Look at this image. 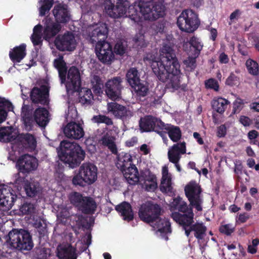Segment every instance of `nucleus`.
Returning <instances> with one entry per match:
<instances>
[{"mask_svg":"<svg viewBox=\"0 0 259 259\" xmlns=\"http://www.w3.org/2000/svg\"><path fill=\"white\" fill-rule=\"evenodd\" d=\"M128 6L127 0H109L105 6L108 15L112 18H118L126 15L135 22L141 21L140 14L145 20L154 21L165 15V8L160 2L152 0H140L134 5Z\"/></svg>","mask_w":259,"mask_h":259,"instance_id":"obj_1","label":"nucleus"},{"mask_svg":"<svg viewBox=\"0 0 259 259\" xmlns=\"http://www.w3.org/2000/svg\"><path fill=\"white\" fill-rule=\"evenodd\" d=\"M160 51L162 55L160 60L153 61L151 63L153 72L160 81L167 82L166 88L171 92L178 90L185 91L187 85L180 84V64L175 50L169 45L165 44Z\"/></svg>","mask_w":259,"mask_h":259,"instance_id":"obj_2","label":"nucleus"},{"mask_svg":"<svg viewBox=\"0 0 259 259\" xmlns=\"http://www.w3.org/2000/svg\"><path fill=\"white\" fill-rule=\"evenodd\" d=\"M108 29L105 23H102L93 30L90 34V42L95 45V51L98 59L103 63L110 64L114 59V54L123 55L125 48L122 42L117 41L112 50V45L105 40L107 37Z\"/></svg>","mask_w":259,"mask_h":259,"instance_id":"obj_3","label":"nucleus"},{"mask_svg":"<svg viewBox=\"0 0 259 259\" xmlns=\"http://www.w3.org/2000/svg\"><path fill=\"white\" fill-rule=\"evenodd\" d=\"M162 210L159 204L148 201L141 205L138 215L141 221L149 224L154 230H157L161 235L165 236L167 240L168 237L166 234L171 232L170 223L168 219L160 217Z\"/></svg>","mask_w":259,"mask_h":259,"instance_id":"obj_4","label":"nucleus"},{"mask_svg":"<svg viewBox=\"0 0 259 259\" xmlns=\"http://www.w3.org/2000/svg\"><path fill=\"white\" fill-rule=\"evenodd\" d=\"M58 155L61 161L70 168L78 166L85 156V151L77 143L62 141L60 144Z\"/></svg>","mask_w":259,"mask_h":259,"instance_id":"obj_5","label":"nucleus"},{"mask_svg":"<svg viewBox=\"0 0 259 259\" xmlns=\"http://www.w3.org/2000/svg\"><path fill=\"white\" fill-rule=\"evenodd\" d=\"M170 206L178 212L171 214V218L182 227L189 226L194 223V214L192 206H188L187 202L183 201L180 196L174 198Z\"/></svg>","mask_w":259,"mask_h":259,"instance_id":"obj_6","label":"nucleus"},{"mask_svg":"<svg viewBox=\"0 0 259 259\" xmlns=\"http://www.w3.org/2000/svg\"><path fill=\"white\" fill-rule=\"evenodd\" d=\"M7 242L18 250L30 251L34 246L32 235L28 230L13 229L8 234Z\"/></svg>","mask_w":259,"mask_h":259,"instance_id":"obj_7","label":"nucleus"},{"mask_svg":"<svg viewBox=\"0 0 259 259\" xmlns=\"http://www.w3.org/2000/svg\"><path fill=\"white\" fill-rule=\"evenodd\" d=\"M177 24L182 31L191 33L197 29L200 21L198 16L193 11L185 10L178 17Z\"/></svg>","mask_w":259,"mask_h":259,"instance_id":"obj_8","label":"nucleus"},{"mask_svg":"<svg viewBox=\"0 0 259 259\" xmlns=\"http://www.w3.org/2000/svg\"><path fill=\"white\" fill-rule=\"evenodd\" d=\"M185 194L188 198L190 205L198 211L202 210V204L203 202L201 195L202 189L195 181H192L186 185L184 188Z\"/></svg>","mask_w":259,"mask_h":259,"instance_id":"obj_9","label":"nucleus"},{"mask_svg":"<svg viewBox=\"0 0 259 259\" xmlns=\"http://www.w3.org/2000/svg\"><path fill=\"white\" fill-rule=\"evenodd\" d=\"M123 80L120 76H115L107 80L104 84V91L109 99L115 101L121 98Z\"/></svg>","mask_w":259,"mask_h":259,"instance_id":"obj_10","label":"nucleus"},{"mask_svg":"<svg viewBox=\"0 0 259 259\" xmlns=\"http://www.w3.org/2000/svg\"><path fill=\"white\" fill-rule=\"evenodd\" d=\"M63 83L65 84L68 93L78 92L81 90V79L80 73L78 68L72 66L67 70L66 80Z\"/></svg>","mask_w":259,"mask_h":259,"instance_id":"obj_11","label":"nucleus"},{"mask_svg":"<svg viewBox=\"0 0 259 259\" xmlns=\"http://www.w3.org/2000/svg\"><path fill=\"white\" fill-rule=\"evenodd\" d=\"M54 42L56 48L60 51H73L76 46L74 35L70 31L58 35Z\"/></svg>","mask_w":259,"mask_h":259,"instance_id":"obj_12","label":"nucleus"},{"mask_svg":"<svg viewBox=\"0 0 259 259\" xmlns=\"http://www.w3.org/2000/svg\"><path fill=\"white\" fill-rule=\"evenodd\" d=\"M17 196L15 191L10 186L3 184L0 185V209H10L13 206Z\"/></svg>","mask_w":259,"mask_h":259,"instance_id":"obj_13","label":"nucleus"},{"mask_svg":"<svg viewBox=\"0 0 259 259\" xmlns=\"http://www.w3.org/2000/svg\"><path fill=\"white\" fill-rule=\"evenodd\" d=\"M37 160L33 156L26 154L21 155L17 160L16 166L19 172L28 174L37 167Z\"/></svg>","mask_w":259,"mask_h":259,"instance_id":"obj_14","label":"nucleus"},{"mask_svg":"<svg viewBox=\"0 0 259 259\" xmlns=\"http://www.w3.org/2000/svg\"><path fill=\"white\" fill-rule=\"evenodd\" d=\"M49 89L46 85L39 88L34 87L31 91L30 97L34 104L47 105L49 103Z\"/></svg>","mask_w":259,"mask_h":259,"instance_id":"obj_15","label":"nucleus"},{"mask_svg":"<svg viewBox=\"0 0 259 259\" xmlns=\"http://www.w3.org/2000/svg\"><path fill=\"white\" fill-rule=\"evenodd\" d=\"M43 21V38L47 41H50L61 31L62 26L49 17H46Z\"/></svg>","mask_w":259,"mask_h":259,"instance_id":"obj_16","label":"nucleus"},{"mask_svg":"<svg viewBox=\"0 0 259 259\" xmlns=\"http://www.w3.org/2000/svg\"><path fill=\"white\" fill-rule=\"evenodd\" d=\"M163 125V121L151 115H145L141 117L139 121L140 129L142 132H152L156 127L161 130Z\"/></svg>","mask_w":259,"mask_h":259,"instance_id":"obj_17","label":"nucleus"},{"mask_svg":"<svg viewBox=\"0 0 259 259\" xmlns=\"http://www.w3.org/2000/svg\"><path fill=\"white\" fill-rule=\"evenodd\" d=\"M55 22L58 24H67L71 19V14L67 5L59 3L56 5L53 10Z\"/></svg>","mask_w":259,"mask_h":259,"instance_id":"obj_18","label":"nucleus"},{"mask_svg":"<svg viewBox=\"0 0 259 259\" xmlns=\"http://www.w3.org/2000/svg\"><path fill=\"white\" fill-rule=\"evenodd\" d=\"M107 109L115 118L126 120L133 116V112L125 106L116 102H110L107 104Z\"/></svg>","mask_w":259,"mask_h":259,"instance_id":"obj_19","label":"nucleus"},{"mask_svg":"<svg viewBox=\"0 0 259 259\" xmlns=\"http://www.w3.org/2000/svg\"><path fill=\"white\" fill-rule=\"evenodd\" d=\"M63 133L67 138L75 140L81 139L84 135L82 124L73 121L68 122L64 127Z\"/></svg>","mask_w":259,"mask_h":259,"instance_id":"obj_20","label":"nucleus"},{"mask_svg":"<svg viewBox=\"0 0 259 259\" xmlns=\"http://www.w3.org/2000/svg\"><path fill=\"white\" fill-rule=\"evenodd\" d=\"M79 170V174L83 175L88 184H92L96 181L98 169L95 164L90 162L83 163Z\"/></svg>","mask_w":259,"mask_h":259,"instance_id":"obj_21","label":"nucleus"},{"mask_svg":"<svg viewBox=\"0 0 259 259\" xmlns=\"http://www.w3.org/2000/svg\"><path fill=\"white\" fill-rule=\"evenodd\" d=\"M186 153V146L185 142L177 143L174 144L168 151V158L169 161L174 163H179L181 154Z\"/></svg>","mask_w":259,"mask_h":259,"instance_id":"obj_22","label":"nucleus"},{"mask_svg":"<svg viewBox=\"0 0 259 259\" xmlns=\"http://www.w3.org/2000/svg\"><path fill=\"white\" fill-rule=\"evenodd\" d=\"M185 230V234L189 237L192 231H194V236L198 240H202L206 231V227L202 223H196L191 224L189 226L182 227Z\"/></svg>","mask_w":259,"mask_h":259,"instance_id":"obj_23","label":"nucleus"},{"mask_svg":"<svg viewBox=\"0 0 259 259\" xmlns=\"http://www.w3.org/2000/svg\"><path fill=\"white\" fill-rule=\"evenodd\" d=\"M57 250V255L59 259H77L76 248L71 244L59 245Z\"/></svg>","mask_w":259,"mask_h":259,"instance_id":"obj_24","label":"nucleus"},{"mask_svg":"<svg viewBox=\"0 0 259 259\" xmlns=\"http://www.w3.org/2000/svg\"><path fill=\"white\" fill-rule=\"evenodd\" d=\"M26 55V45L21 44L14 47L9 52V57L13 63L20 62Z\"/></svg>","mask_w":259,"mask_h":259,"instance_id":"obj_25","label":"nucleus"},{"mask_svg":"<svg viewBox=\"0 0 259 259\" xmlns=\"http://www.w3.org/2000/svg\"><path fill=\"white\" fill-rule=\"evenodd\" d=\"M48 110L44 107H39L35 109L33 114L34 123L35 122L39 126L45 127L49 122Z\"/></svg>","mask_w":259,"mask_h":259,"instance_id":"obj_26","label":"nucleus"},{"mask_svg":"<svg viewBox=\"0 0 259 259\" xmlns=\"http://www.w3.org/2000/svg\"><path fill=\"white\" fill-rule=\"evenodd\" d=\"M97 207L95 200L91 197L85 196L79 209L84 214H93L95 213Z\"/></svg>","mask_w":259,"mask_h":259,"instance_id":"obj_27","label":"nucleus"},{"mask_svg":"<svg viewBox=\"0 0 259 259\" xmlns=\"http://www.w3.org/2000/svg\"><path fill=\"white\" fill-rule=\"evenodd\" d=\"M21 116L25 127L31 130L34 124V116L29 105L23 104L21 109Z\"/></svg>","mask_w":259,"mask_h":259,"instance_id":"obj_28","label":"nucleus"},{"mask_svg":"<svg viewBox=\"0 0 259 259\" xmlns=\"http://www.w3.org/2000/svg\"><path fill=\"white\" fill-rule=\"evenodd\" d=\"M23 188L26 195L31 198L36 197L41 190L39 183L33 180H26L23 185Z\"/></svg>","mask_w":259,"mask_h":259,"instance_id":"obj_29","label":"nucleus"},{"mask_svg":"<svg viewBox=\"0 0 259 259\" xmlns=\"http://www.w3.org/2000/svg\"><path fill=\"white\" fill-rule=\"evenodd\" d=\"M161 130L167 131L169 138L173 142H178L182 138V131L178 126L171 124H165L163 122Z\"/></svg>","mask_w":259,"mask_h":259,"instance_id":"obj_30","label":"nucleus"},{"mask_svg":"<svg viewBox=\"0 0 259 259\" xmlns=\"http://www.w3.org/2000/svg\"><path fill=\"white\" fill-rule=\"evenodd\" d=\"M54 66L58 71L59 77L61 83H63L66 80L67 71L68 70L66 62L63 59L62 56H59L54 60Z\"/></svg>","mask_w":259,"mask_h":259,"instance_id":"obj_31","label":"nucleus"},{"mask_svg":"<svg viewBox=\"0 0 259 259\" xmlns=\"http://www.w3.org/2000/svg\"><path fill=\"white\" fill-rule=\"evenodd\" d=\"M115 209L120 213L123 219L130 222L134 219V213L131 204L127 202H123L115 207Z\"/></svg>","mask_w":259,"mask_h":259,"instance_id":"obj_32","label":"nucleus"},{"mask_svg":"<svg viewBox=\"0 0 259 259\" xmlns=\"http://www.w3.org/2000/svg\"><path fill=\"white\" fill-rule=\"evenodd\" d=\"M122 172L127 182L131 185H136L139 180L138 170L135 165L131 167L122 170Z\"/></svg>","mask_w":259,"mask_h":259,"instance_id":"obj_33","label":"nucleus"},{"mask_svg":"<svg viewBox=\"0 0 259 259\" xmlns=\"http://www.w3.org/2000/svg\"><path fill=\"white\" fill-rule=\"evenodd\" d=\"M168 169L167 168H163L162 169V177L160 186V189L163 193H165L168 195L174 194L173 188L171 186V178L167 177Z\"/></svg>","mask_w":259,"mask_h":259,"instance_id":"obj_34","label":"nucleus"},{"mask_svg":"<svg viewBox=\"0 0 259 259\" xmlns=\"http://www.w3.org/2000/svg\"><path fill=\"white\" fill-rule=\"evenodd\" d=\"M20 142L23 148L28 151H33L36 147V141L34 136L27 133L22 134L20 137Z\"/></svg>","mask_w":259,"mask_h":259,"instance_id":"obj_35","label":"nucleus"},{"mask_svg":"<svg viewBox=\"0 0 259 259\" xmlns=\"http://www.w3.org/2000/svg\"><path fill=\"white\" fill-rule=\"evenodd\" d=\"M115 138L110 133H106L100 140L102 145L106 147L114 154L117 153V146L115 142Z\"/></svg>","mask_w":259,"mask_h":259,"instance_id":"obj_36","label":"nucleus"},{"mask_svg":"<svg viewBox=\"0 0 259 259\" xmlns=\"http://www.w3.org/2000/svg\"><path fill=\"white\" fill-rule=\"evenodd\" d=\"M117 165L120 167L121 171L131 167L134 165L133 163L132 157L130 154L122 152L117 156Z\"/></svg>","mask_w":259,"mask_h":259,"instance_id":"obj_37","label":"nucleus"},{"mask_svg":"<svg viewBox=\"0 0 259 259\" xmlns=\"http://www.w3.org/2000/svg\"><path fill=\"white\" fill-rule=\"evenodd\" d=\"M230 102L223 98L214 99L211 102L212 109L217 112L222 114L227 108Z\"/></svg>","mask_w":259,"mask_h":259,"instance_id":"obj_38","label":"nucleus"},{"mask_svg":"<svg viewBox=\"0 0 259 259\" xmlns=\"http://www.w3.org/2000/svg\"><path fill=\"white\" fill-rule=\"evenodd\" d=\"M12 104L5 98H0V123L6 120L8 116V111L13 109Z\"/></svg>","mask_w":259,"mask_h":259,"instance_id":"obj_39","label":"nucleus"},{"mask_svg":"<svg viewBox=\"0 0 259 259\" xmlns=\"http://www.w3.org/2000/svg\"><path fill=\"white\" fill-rule=\"evenodd\" d=\"M132 88L134 89L137 98L140 100L141 98L146 97L149 91L148 83L145 80L138 83Z\"/></svg>","mask_w":259,"mask_h":259,"instance_id":"obj_40","label":"nucleus"},{"mask_svg":"<svg viewBox=\"0 0 259 259\" xmlns=\"http://www.w3.org/2000/svg\"><path fill=\"white\" fill-rule=\"evenodd\" d=\"M140 75L136 68H131L126 74V79L130 86H135L138 83L143 81L140 79Z\"/></svg>","mask_w":259,"mask_h":259,"instance_id":"obj_41","label":"nucleus"},{"mask_svg":"<svg viewBox=\"0 0 259 259\" xmlns=\"http://www.w3.org/2000/svg\"><path fill=\"white\" fill-rule=\"evenodd\" d=\"M92 89L96 94H100L104 90V84L100 76L94 75L91 79Z\"/></svg>","mask_w":259,"mask_h":259,"instance_id":"obj_42","label":"nucleus"},{"mask_svg":"<svg viewBox=\"0 0 259 259\" xmlns=\"http://www.w3.org/2000/svg\"><path fill=\"white\" fill-rule=\"evenodd\" d=\"M82 90L79 91V102L83 104H89L91 103V100L93 98V95L92 91L89 89L82 88Z\"/></svg>","mask_w":259,"mask_h":259,"instance_id":"obj_43","label":"nucleus"},{"mask_svg":"<svg viewBox=\"0 0 259 259\" xmlns=\"http://www.w3.org/2000/svg\"><path fill=\"white\" fill-rule=\"evenodd\" d=\"M16 138V137L12 135L8 127L0 128V142L8 143L14 141Z\"/></svg>","mask_w":259,"mask_h":259,"instance_id":"obj_44","label":"nucleus"},{"mask_svg":"<svg viewBox=\"0 0 259 259\" xmlns=\"http://www.w3.org/2000/svg\"><path fill=\"white\" fill-rule=\"evenodd\" d=\"M245 65L249 74L253 76L258 74L259 66L256 61L251 59H248L246 61Z\"/></svg>","mask_w":259,"mask_h":259,"instance_id":"obj_45","label":"nucleus"},{"mask_svg":"<svg viewBox=\"0 0 259 259\" xmlns=\"http://www.w3.org/2000/svg\"><path fill=\"white\" fill-rule=\"evenodd\" d=\"M189 43L190 46L194 50L193 55L195 57H198L203 48V45L199 41V39L195 36L191 37Z\"/></svg>","mask_w":259,"mask_h":259,"instance_id":"obj_46","label":"nucleus"},{"mask_svg":"<svg viewBox=\"0 0 259 259\" xmlns=\"http://www.w3.org/2000/svg\"><path fill=\"white\" fill-rule=\"evenodd\" d=\"M145 185L148 191H154L157 188L156 178L154 175H149L145 179Z\"/></svg>","mask_w":259,"mask_h":259,"instance_id":"obj_47","label":"nucleus"},{"mask_svg":"<svg viewBox=\"0 0 259 259\" xmlns=\"http://www.w3.org/2000/svg\"><path fill=\"white\" fill-rule=\"evenodd\" d=\"M50 255V250L46 248H36L33 253L34 259H47Z\"/></svg>","mask_w":259,"mask_h":259,"instance_id":"obj_48","label":"nucleus"},{"mask_svg":"<svg viewBox=\"0 0 259 259\" xmlns=\"http://www.w3.org/2000/svg\"><path fill=\"white\" fill-rule=\"evenodd\" d=\"M84 197L81 194L75 192L70 196L69 198L71 203L79 208L84 200Z\"/></svg>","mask_w":259,"mask_h":259,"instance_id":"obj_49","label":"nucleus"},{"mask_svg":"<svg viewBox=\"0 0 259 259\" xmlns=\"http://www.w3.org/2000/svg\"><path fill=\"white\" fill-rule=\"evenodd\" d=\"M53 4V0H44L42 5L39 8V15L45 16L52 7Z\"/></svg>","mask_w":259,"mask_h":259,"instance_id":"obj_50","label":"nucleus"},{"mask_svg":"<svg viewBox=\"0 0 259 259\" xmlns=\"http://www.w3.org/2000/svg\"><path fill=\"white\" fill-rule=\"evenodd\" d=\"M92 120L97 123H105L107 125H110L113 124L112 119L108 116L104 115H95Z\"/></svg>","mask_w":259,"mask_h":259,"instance_id":"obj_51","label":"nucleus"},{"mask_svg":"<svg viewBox=\"0 0 259 259\" xmlns=\"http://www.w3.org/2000/svg\"><path fill=\"white\" fill-rule=\"evenodd\" d=\"M72 184L75 186H79L83 187L87 184V181L85 180V178H83V175L78 173L74 176L72 180Z\"/></svg>","mask_w":259,"mask_h":259,"instance_id":"obj_52","label":"nucleus"},{"mask_svg":"<svg viewBox=\"0 0 259 259\" xmlns=\"http://www.w3.org/2000/svg\"><path fill=\"white\" fill-rule=\"evenodd\" d=\"M196 58L189 57L187 59L184 61V64L188 71H192L194 70L196 66Z\"/></svg>","mask_w":259,"mask_h":259,"instance_id":"obj_53","label":"nucleus"},{"mask_svg":"<svg viewBox=\"0 0 259 259\" xmlns=\"http://www.w3.org/2000/svg\"><path fill=\"white\" fill-rule=\"evenodd\" d=\"M219 230L221 233L230 236L234 232L235 228L231 224H228L220 226Z\"/></svg>","mask_w":259,"mask_h":259,"instance_id":"obj_54","label":"nucleus"},{"mask_svg":"<svg viewBox=\"0 0 259 259\" xmlns=\"http://www.w3.org/2000/svg\"><path fill=\"white\" fill-rule=\"evenodd\" d=\"M35 210V206L33 203L30 202L24 203L20 207V210L23 213L30 214L33 213Z\"/></svg>","mask_w":259,"mask_h":259,"instance_id":"obj_55","label":"nucleus"},{"mask_svg":"<svg viewBox=\"0 0 259 259\" xmlns=\"http://www.w3.org/2000/svg\"><path fill=\"white\" fill-rule=\"evenodd\" d=\"M239 83V78L233 72H231L230 75L226 79L225 83L226 85L233 87Z\"/></svg>","mask_w":259,"mask_h":259,"instance_id":"obj_56","label":"nucleus"},{"mask_svg":"<svg viewBox=\"0 0 259 259\" xmlns=\"http://www.w3.org/2000/svg\"><path fill=\"white\" fill-rule=\"evenodd\" d=\"M244 102L243 100L237 98L233 104L232 114H235L239 113L243 107Z\"/></svg>","mask_w":259,"mask_h":259,"instance_id":"obj_57","label":"nucleus"},{"mask_svg":"<svg viewBox=\"0 0 259 259\" xmlns=\"http://www.w3.org/2000/svg\"><path fill=\"white\" fill-rule=\"evenodd\" d=\"M205 85L206 88L213 89L215 91H218L219 88L218 81L213 78L207 80L205 81Z\"/></svg>","mask_w":259,"mask_h":259,"instance_id":"obj_58","label":"nucleus"},{"mask_svg":"<svg viewBox=\"0 0 259 259\" xmlns=\"http://www.w3.org/2000/svg\"><path fill=\"white\" fill-rule=\"evenodd\" d=\"M42 35L32 34L31 36V41L34 46L41 45L42 40L41 39Z\"/></svg>","mask_w":259,"mask_h":259,"instance_id":"obj_59","label":"nucleus"},{"mask_svg":"<svg viewBox=\"0 0 259 259\" xmlns=\"http://www.w3.org/2000/svg\"><path fill=\"white\" fill-rule=\"evenodd\" d=\"M227 133V128L224 124H222L218 127L217 136L219 138L224 137Z\"/></svg>","mask_w":259,"mask_h":259,"instance_id":"obj_60","label":"nucleus"},{"mask_svg":"<svg viewBox=\"0 0 259 259\" xmlns=\"http://www.w3.org/2000/svg\"><path fill=\"white\" fill-rule=\"evenodd\" d=\"M249 218V216L247 213L245 212L240 213L236 220V223H238L239 222L241 223H245Z\"/></svg>","mask_w":259,"mask_h":259,"instance_id":"obj_61","label":"nucleus"},{"mask_svg":"<svg viewBox=\"0 0 259 259\" xmlns=\"http://www.w3.org/2000/svg\"><path fill=\"white\" fill-rule=\"evenodd\" d=\"M239 121L244 126L250 125L251 122L250 119L248 117L243 115L240 117Z\"/></svg>","mask_w":259,"mask_h":259,"instance_id":"obj_62","label":"nucleus"},{"mask_svg":"<svg viewBox=\"0 0 259 259\" xmlns=\"http://www.w3.org/2000/svg\"><path fill=\"white\" fill-rule=\"evenodd\" d=\"M135 41L137 46L140 48H145L146 47V43L144 40V36L141 35L140 37H135Z\"/></svg>","mask_w":259,"mask_h":259,"instance_id":"obj_63","label":"nucleus"},{"mask_svg":"<svg viewBox=\"0 0 259 259\" xmlns=\"http://www.w3.org/2000/svg\"><path fill=\"white\" fill-rule=\"evenodd\" d=\"M229 59L227 54L222 53L219 56V61L222 64H227L229 62Z\"/></svg>","mask_w":259,"mask_h":259,"instance_id":"obj_64","label":"nucleus"}]
</instances>
